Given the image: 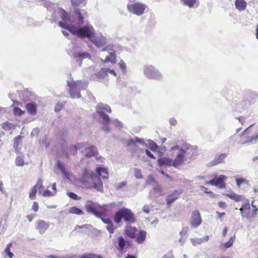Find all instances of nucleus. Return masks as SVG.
Segmentation results:
<instances>
[{"label": "nucleus", "instance_id": "nucleus-1", "mask_svg": "<svg viewBox=\"0 0 258 258\" xmlns=\"http://www.w3.org/2000/svg\"><path fill=\"white\" fill-rule=\"evenodd\" d=\"M55 13L59 14L63 20V22L60 21L59 22V26L62 28L69 30L73 35L82 38H88L90 39L93 34H94L95 30L91 25H87L80 28L70 25L73 21L71 17L69 16L68 14L63 9H59Z\"/></svg>", "mask_w": 258, "mask_h": 258}, {"label": "nucleus", "instance_id": "nucleus-2", "mask_svg": "<svg viewBox=\"0 0 258 258\" xmlns=\"http://www.w3.org/2000/svg\"><path fill=\"white\" fill-rule=\"evenodd\" d=\"M79 180L87 188L92 187L98 191L102 190L103 183L100 178L88 169H84Z\"/></svg>", "mask_w": 258, "mask_h": 258}, {"label": "nucleus", "instance_id": "nucleus-3", "mask_svg": "<svg viewBox=\"0 0 258 258\" xmlns=\"http://www.w3.org/2000/svg\"><path fill=\"white\" fill-rule=\"evenodd\" d=\"M68 90L72 98H80L81 97L80 93L82 90L85 89L88 86V83L84 81H76L73 80L67 81Z\"/></svg>", "mask_w": 258, "mask_h": 258}, {"label": "nucleus", "instance_id": "nucleus-4", "mask_svg": "<svg viewBox=\"0 0 258 258\" xmlns=\"http://www.w3.org/2000/svg\"><path fill=\"white\" fill-rule=\"evenodd\" d=\"M104 111L111 112L110 107L108 105L103 103H98L96 107V112L102 120L103 130L107 133H109L111 131V128L109 127L110 119L109 116L104 113Z\"/></svg>", "mask_w": 258, "mask_h": 258}, {"label": "nucleus", "instance_id": "nucleus-5", "mask_svg": "<svg viewBox=\"0 0 258 258\" xmlns=\"http://www.w3.org/2000/svg\"><path fill=\"white\" fill-rule=\"evenodd\" d=\"M123 219L128 224L134 223L136 218L134 214L132 211L126 208H123L118 211L115 214L113 220L114 222L118 224Z\"/></svg>", "mask_w": 258, "mask_h": 258}, {"label": "nucleus", "instance_id": "nucleus-6", "mask_svg": "<svg viewBox=\"0 0 258 258\" xmlns=\"http://www.w3.org/2000/svg\"><path fill=\"white\" fill-rule=\"evenodd\" d=\"M144 75L149 79L159 81L162 79L163 75L155 67L146 65L143 68Z\"/></svg>", "mask_w": 258, "mask_h": 258}, {"label": "nucleus", "instance_id": "nucleus-7", "mask_svg": "<svg viewBox=\"0 0 258 258\" xmlns=\"http://www.w3.org/2000/svg\"><path fill=\"white\" fill-rule=\"evenodd\" d=\"M176 150L177 151V155L180 156L184 160H186L189 158V155L192 152L191 147L189 145L183 144L182 146L176 145L171 148V151Z\"/></svg>", "mask_w": 258, "mask_h": 258}, {"label": "nucleus", "instance_id": "nucleus-8", "mask_svg": "<svg viewBox=\"0 0 258 258\" xmlns=\"http://www.w3.org/2000/svg\"><path fill=\"white\" fill-rule=\"evenodd\" d=\"M101 207L99 204L91 201H88L85 205L87 212L97 217H101L104 214L103 212L100 211Z\"/></svg>", "mask_w": 258, "mask_h": 258}, {"label": "nucleus", "instance_id": "nucleus-9", "mask_svg": "<svg viewBox=\"0 0 258 258\" xmlns=\"http://www.w3.org/2000/svg\"><path fill=\"white\" fill-rule=\"evenodd\" d=\"M147 8V6L142 3H135L128 4L127 8L128 11L137 16L142 15Z\"/></svg>", "mask_w": 258, "mask_h": 258}, {"label": "nucleus", "instance_id": "nucleus-10", "mask_svg": "<svg viewBox=\"0 0 258 258\" xmlns=\"http://www.w3.org/2000/svg\"><path fill=\"white\" fill-rule=\"evenodd\" d=\"M90 40L98 48L104 46L107 42L106 38L101 33L97 34L94 33Z\"/></svg>", "mask_w": 258, "mask_h": 258}, {"label": "nucleus", "instance_id": "nucleus-11", "mask_svg": "<svg viewBox=\"0 0 258 258\" xmlns=\"http://www.w3.org/2000/svg\"><path fill=\"white\" fill-rule=\"evenodd\" d=\"M70 55L72 56L75 60L78 62L79 67L82 65V60L86 58H91V55L87 52L74 51L69 52Z\"/></svg>", "mask_w": 258, "mask_h": 258}, {"label": "nucleus", "instance_id": "nucleus-12", "mask_svg": "<svg viewBox=\"0 0 258 258\" xmlns=\"http://www.w3.org/2000/svg\"><path fill=\"white\" fill-rule=\"evenodd\" d=\"M202 218L200 212L196 210L192 213L190 224L192 228H197L202 223Z\"/></svg>", "mask_w": 258, "mask_h": 258}, {"label": "nucleus", "instance_id": "nucleus-13", "mask_svg": "<svg viewBox=\"0 0 258 258\" xmlns=\"http://www.w3.org/2000/svg\"><path fill=\"white\" fill-rule=\"evenodd\" d=\"M49 223L43 220H38L36 222V229L41 234H44L49 228Z\"/></svg>", "mask_w": 258, "mask_h": 258}, {"label": "nucleus", "instance_id": "nucleus-14", "mask_svg": "<svg viewBox=\"0 0 258 258\" xmlns=\"http://www.w3.org/2000/svg\"><path fill=\"white\" fill-rule=\"evenodd\" d=\"M244 203L242 204L240 208V214L242 217H245L247 219H250V214L248 213H245L246 210H249L250 208V205L249 201L248 199H245L243 201Z\"/></svg>", "mask_w": 258, "mask_h": 258}, {"label": "nucleus", "instance_id": "nucleus-15", "mask_svg": "<svg viewBox=\"0 0 258 258\" xmlns=\"http://www.w3.org/2000/svg\"><path fill=\"white\" fill-rule=\"evenodd\" d=\"M56 165L61 171L64 178L70 181H72L74 179L73 174L71 172L68 171L59 161L57 162Z\"/></svg>", "mask_w": 258, "mask_h": 258}, {"label": "nucleus", "instance_id": "nucleus-16", "mask_svg": "<svg viewBox=\"0 0 258 258\" xmlns=\"http://www.w3.org/2000/svg\"><path fill=\"white\" fill-rule=\"evenodd\" d=\"M44 7L49 11L50 12H53L52 14V18L53 21L54 22H55V20L57 19V16L59 15L61 18L60 15L58 13H55L56 11H57L60 8L57 9V10H54V5L50 2H46L44 4Z\"/></svg>", "mask_w": 258, "mask_h": 258}, {"label": "nucleus", "instance_id": "nucleus-17", "mask_svg": "<svg viewBox=\"0 0 258 258\" xmlns=\"http://www.w3.org/2000/svg\"><path fill=\"white\" fill-rule=\"evenodd\" d=\"M42 183H43L42 180L41 179H39L37 181V184L35 185H34L31 189V190L29 192V197L30 199H31V200L35 199V196H36V194L37 191V188H40L43 187Z\"/></svg>", "mask_w": 258, "mask_h": 258}, {"label": "nucleus", "instance_id": "nucleus-18", "mask_svg": "<svg viewBox=\"0 0 258 258\" xmlns=\"http://www.w3.org/2000/svg\"><path fill=\"white\" fill-rule=\"evenodd\" d=\"M108 73L112 74L114 76H116V73L114 72L113 70L103 68L97 74V78L99 80L103 79L107 76Z\"/></svg>", "mask_w": 258, "mask_h": 258}, {"label": "nucleus", "instance_id": "nucleus-19", "mask_svg": "<svg viewBox=\"0 0 258 258\" xmlns=\"http://www.w3.org/2000/svg\"><path fill=\"white\" fill-rule=\"evenodd\" d=\"M162 189L157 184L154 186L153 190H151L149 193L150 198L151 199H155L162 195Z\"/></svg>", "mask_w": 258, "mask_h": 258}, {"label": "nucleus", "instance_id": "nucleus-20", "mask_svg": "<svg viewBox=\"0 0 258 258\" xmlns=\"http://www.w3.org/2000/svg\"><path fill=\"white\" fill-rule=\"evenodd\" d=\"M181 190H174L172 194L169 195L166 199L167 204L168 205H170L172 204L175 200L177 199L178 197L182 193Z\"/></svg>", "mask_w": 258, "mask_h": 258}, {"label": "nucleus", "instance_id": "nucleus-21", "mask_svg": "<svg viewBox=\"0 0 258 258\" xmlns=\"http://www.w3.org/2000/svg\"><path fill=\"white\" fill-rule=\"evenodd\" d=\"M227 156V154L226 153H222L220 155H216L214 160L209 163L210 164L209 166H214L223 163Z\"/></svg>", "mask_w": 258, "mask_h": 258}, {"label": "nucleus", "instance_id": "nucleus-22", "mask_svg": "<svg viewBox=\"0 0 258 258\" xmlns=\"http://www.w3.org/2000/svg\"><path fill=\"white\" fill-rule=\"evenodd\" d=\"M158 163L160 166H173V159L168 157H162L159 158L158 159Z\"/></svg>", "mask_w": 258, "mask_h": 258}, {"label": "nucleus", "instance_id": "nucleus-23", "mask_svg": "<svg viewBox=\"0 0 258 258\" xmlns=\"http://www.w3.org/2000/svg\"><path fill=\"white\" fill-rule=\"evenodd\" d=\"M137 231V229L135 227L131 226V224L126 225L125 227V233L130 238H135Z\"/></svg>", "mask_w": 258, "mask_h": 258}, {"label": "nucleus", "instance_id": "nucleus-24", "mask_svg": "<svg viewBox=\"0 0 258 258\" xmlns=\"http://www.w3.org/2000/svg\"><path fill=\"white\" fill-rule=\"evenodd\" d=\"M97 148L95 146H90L86 147L85 150V156L87 157H91L94 156L97 154Z\"/></svg>", "mask_w": 258, "mask_h": 258}, {"label": "nucleus", "instance_id": "nucleus-25", "mask_svg": "<svg viewBox=\"0 0 258 258\" xmlns=\"http://www.w3.org/2000/svg\"><path fill=\"white\" fill-rule=\"evenodd\" d=\"M75 13L79 20V25H82L84 23V17L87 15V13L84 10L81 11L80 9H77L75 10Z\"/></svg>", "mask_w": 258, "mask_h": 258}, {"label": "nucleus", "instance_id": "nucleus-26", "mask_svg": "<svg viewBox=\"0 0 258 258\" xmlns=\"http://www.w3.org/2000/svg\"><path fill=\"white\" fill-rule=\"evenodd\" d=\"M118 246L117 249L119 251H122L124 248L127 247L129 245L128 242L125 241L122 236H119L117 238Z\"/></svg>", "mask_w": 258, "mask_h": 258}, {"label": "nucleus", "instance_id": "nucleus-27", "mask_svg": "<svg viewBox=\"0 0 258 258\" xmlns=\"http://www.w3.org/2000/svg\"><path fill=\"white\" fill-rule=\"evenodd\" d=\"M226 178V176L223 175H221L218 177L215 176L216 186L221 189L225 188V184L224 181Z\"/></svg>", "mask_w": 258, "mask_h": 258}, {"label": "nucleus", "instance_id": "nucleus-28", "mask_svg": "<svg viewBox=\"0 0 258 258\" xmlns=\"http://www.w3.org/2000/svg\"><path fill=\"white\" fill-rule=\"evenodd\" d=\"M226 196L236 202L243 201L245 199L244 196L237 195L234 192L227 194Z\"/></svg>", "mask_w": 258, "mask_h": 258}, {"label": "nucleus", "instance_id": "nucleus-29", "mask_svg": "<svg viewBox=\"0 0 258 258\" xmlns=\"http://www.w3.org/2000/svg\"><path fill=\"white\" fill-rule=\"evenodd\" d=\"M209 239V237L208 235L204 236L203 238H191L190 241L194 246H197L201 244L202 243L208 241Z\"/></svg>", "mask_w": 258, "mask_h": 258}, {"label": "nucleus", "instance_id": "nucleus-30", "mask_svg": "<svg viewBox=\"0 0 258 258\" xmlns=\"http://www.w3.org/2000/svg\"><path fill=\"white\" fill-rule=\"evenodd\" d=\"M235 8L239 11H244L247 6V4L244 0H235Z\"/></svg>", "mask_w": 258, "mask_h": 258}, {"label": "nucleus", "instance_id": "nucleus-31", "mask_svg": "<svg viewBox=\"0 0 258 258\" xmlns=\"http://www.w3.org/2000/svg\"><path fill=\"white\" fill-rule=\"evenodd\" d=\"M185 161L186 160L182 157L176 154V157L173 160V167L176 168H179Z\"/></svg>", "mask_w": 258, "mask_h": 258}, {"label": "nucleus", "instance_id": "nucleus-32", "mask_svg": "<svg viewBox=\"0 0 258 258\" xmlns=\"http://www.w3.org/2000/svg\"><path fill=\"white\" fill-rule=\"evenodd\" d=\"M96 172L100 176H102L104 179H107L108 170L104 167H99L96 168Z\"/></svg>", "mask_w": 258, "mask_h": 258}, {"label": "nucleus", "instance_id": "nucleus-33", "mask_svg": "<svg viewBox=\"0 0 258 258\" xmlns=\"http://www.w3.org/2000/svg\"><path fill=\"white\" fill-rule=\"evenodd\" d=\"M84 147V145L83 144H78L76 145L71 146L69 148V151L70 154L73 155H75L78 150L82 149Z\"/></svg>", "mask_w": 258, "mask_h": 258}, {"label": "nucleus", "instance_id": "nucleus-34", "mask_svg": "<svg viewBox=\"0 0 258 258\" xmlns=\"http://www.w3.org/2000/svg\"><path fill=\"white\" fill-rule=\"evenodd\" d=\"M27 111L31 115H35L36 113V105L32 103H28L26 106Z\"/></svg>", "mask_w": 258, "mask_h": 258}, {"label": "nucleus", "instance_id": "nucleus-35", "mask_svg": "<svg viewBox=\"0 0 258 258\" xmlns=\"http://www.w3.org/2000/svg\"><path fill=\"white\" fill-rule=\"evenodd\" d=\"M146 238V232L144 231H140L136 237L137 242L139 243H142Z\"/></svg>", "mask_w": 258, "mask_h": 258}, {"label": "nucleus", "instance_id": "nucleus-36", "mask_svg": "<svg viewBox=\"0 0 258 258\" xmlns=\"http://www.w3.org/2000/svg\"><path fill=\"white\" fill-rule=\"evenodd\" d=\"M114 203L109 205H103L101 206L100 211L104 213L103 215H105L107 211H110L114 207Z\"/></svg>", "mask_w": 258, "mask_h": 258}, {"label": "nucleus", "instance_id": "nucleus-37", "mask_svg": "<svg viewBox=\"0 0 258 258\" xmlns=\"http://www.w3.org/2000/svg\"><path fill=\"white\" fill-rule=\"evenodd\" d=\"M184 4L188 7L191 8L195 5L198 6L199 5L198 0H183Z\"/></svg>", "mask_w": 258, "mask_h": 258}, {"label": "nucleus", "instance_id": "nucleus-38", "mask_svg": "<svg viewBox=\"0 0 258 258\" xmlns=\"http://www.w3.org/2000/svg\"><path fill=\"white\" fill-rule=\"evenodd\" d=\"M69 212L71 214H76L78 215H82L84 214L83 211L81 209H79L75 206L71 208Z\"/></svg>", "mask_w": 258, "mask_h": 258}, {"label": "nucleus", "instance_id": "nucleus-39", "mask_svg": "<svg viewBox=\"0 0 258 258\" xmlns=\"http://www.w3.org/2000/svg\"><path fill=\"white\" fill-rule=\"evenodd\" d=\"M115 54L113 52H110L109 55L106 57L104 61L110 62L112 63H113L115 62Z\"/></svg>", "mask_w": 258, "mask_h": 258}, {"label": "nucleus", "instance_id": "nucleus-40", "mask_svg": "<svg viewBox=\"0 0 258 258\" xmlns=\"http://www.w3.org/2000/svg\"><path fill=\"white\" fill-rule=\"evenodd\" d=\"M15 164L18 166H23L25 165L24 156L19 155L17 157L15 160Z\"/></svg>", "mask_w": 258, "mask_h": 258}, {"label": "nucleus", "instance_id": "nucleus-41", "mask_svg": "<svg viewBox=\"0 0 258 258\" xmlns=\"http://www.w3.org/2000/svg\"><path fill=\"white\" fill-rule=\"evenodd\" d=\"M12 246V243H10L7 245L5 249L4 252L7 254L9 258H12L14 256V254L10 251V249Z\"/></svg>", "mask_w": 258, "mask_h": 258}, {"label": "nucleus", "instance_id": "nucleus-42", "mask_svg": "<svg viewBox=\"0 0 258 258\" xmlns=\"http://www.w3.org/2000/svg\"><path fill=\"white\" fill-rule=\"evenodd\" d=\"M236 185H237V186L238 187H240L241 186V185L243 183L246 184L247 186L248 185V181L245 178H236Z\"/></svg>", "mask_w": 258, "mask_h": 258}, {"label": "nucleus", "instance_id": "nucleus-43", "mask_svg": "<svg viewBox=\"0 0 258 258\" xmlns=\"http://www.w3.org/2000/svg\"><path fill=\"white\" fill-rule=\"evenodd\" d=\"M235 238V236H232L228 242L223 243L221 245H224L226 248L230 247L233 245Z\"/></svg>", "mask_w": 258, "mask_h": 258}, {"label": "nucleus", "instance_id": "nucleus-44", "mask_svg": "<svg viewBox=\"0 0 258 258\" xmlns=\"http://www.w3.org/2000/svg\"><path fill=\"white\" fill-rule=\"evenodd\" d=\"M118 66L121 70L122 73L125 74L126 72V66L125 63L123 60H120L118 63Z\"/></svg>", "mask_w": 258, "mask_h": 258}, {"label": "nucleus", "instance_id": "nucleus-45", "mask_svg": "<svg viewBox=\"0 0 258 258\" xmlns=\"http://www.w3.org/2000/svg\"><path fill=\"white\" fill-rule=\"evenodd\" d=\"M106 228L108 231V232L110 233L109 238L111 237V235L114 233V228L113 226V224L112 222H110L109 224H108L107 226H106Z\"/></svg>", "mask_w": 258, "mask_h": 258}, {"label": "nucleus", "instance_id": "nucleus-46", "mask_svg": "<svg viewBox=\"0 0 258 258\" xmlns=\"http://www.w3.org/2000/svg\"><path fill=\"white\" fill-rule=\"evenodd\" d=\"M127 185V181H124L120 183H115L114 187L116 190H120Z\"/></svg>", "mask_w": 258, "mask_h": 258}, {"label": "nucleus", "instance_id": "nucleus-47", "mask_svg": "<svg viewBox=\"0 0 258 258\" xmlns=\"http://www.w3.org/2000/svg\"><path fill=\"white\" fill-rule=\"evenodd\" d=\"M85 0H71V5L73 7L80 6L82 4L84 5Z\"/></svg>", "mask_w": 258, "mask_h": 258}, {"label": "nucleus", "instance_id": "nucleus-48", "mask_svg": "<svg viewBox=\"0 0 258 258\" xmlns=\"http://www.w3.org/2000/svg\"><path fill=\"white\" fill-rule=\"evenodd\" d=\"M14 113L15 115L17 116H21L24 113V111L22 110L21 109H20L19 107H14L13 109Z\"/></svg>", "mask_w": 258, "mask_h": 258}, {"label": "nucleus", "instance_id": "nucleus-49", "mask_svg": "<svg viewBox=\"0 0 258 258\" xmlns=\"http://www.w3.org/2000/svg\"><path fill=\"white\" fill-rule=\"evenodd\" d=\"M134 174L136 178L141 179L143 178V175L141 173V171L138 168H135L134 169Z\"/></svg>", "mask_w": 258, "mask_h": 258}, {"label": "nucleus", "instance_id": "nucleus-50", "mask_svg": "<svg viewBox=\"0 0 258 258\" xmlns=\"http://www.w3.org/2000/svg\"><path fill=\"white\" fill-rule=\"evenodd\" d=\"M67 194L70 198L75 200H79L81 199L80 197H79L76 194L73 192H67Z\"/></svg>", "mask_w": 258, "mask_h": 258}, {"label": "nucleus", "instance_id": "nucleus-51", "mask_svg": "<svg viewBox=\"0 0 258 258\" xmlns=\"http://www.w3.org/2000/svg\"><path fill=\"white\" fill-rule=\"evenodd\" d=\"M146 182H147V183L148 184H151V185H153L154 183H156L155 179L153 177V176H152L151 175H149L148 176V178H147Z\"/></svg>", "mask_w": 258, "mask_h": 258}, {"label": "nucleus", "instance_id": "nucleus-52", "mask_svg": "<svg viewBox=\"0 0 258 258\" xmlns=\"http://www.w3.org/2000/svg\"><path fill=\"white\" fill-rule=\"evenodd\" d=\"M148 143L151 146L150 149L152 151H155L158 148L157 145L152 140H148Z\"/></svg>", "mask_w": 258, "mask_h": 258}, {"label": "nucleus", "instance_id": "nucleus-53", "mask_svg": "<svg viewBox=\"0 0 258 258\" xmlns=\"http://www.w3.org/2000/svg\"><path fill=\"white\" fill-rule=\"evenodd\" d=\"M188 230V228L187 227H183L179 232V235H180V237H184L187 233Z\"/></svg>", "mask_w": 258, "mask_h": 258}, {"label": "nucleus", "instance_id": "nucleus-54", "mask_svg": "<svg viewBox=\"0 0 258 258\" xmlns=\"http://www.w3.org/2000/svg\"><path fill=\"white\" fill-rule=\"evenodd\" d=\"M151 208L149 205H146L144 206V207L142 208L143 211L146 214H149L150 212V210L151 209Z\"/></svg>", "mask_w": 258, "mask_h": 258}, {"label": "nucleus", "instance_id": "nucleus-55", "mask_svg": "<svg viewBox=\"0 0 258 258\" xmlns=\"http://www.w3.org/2000/svg\"><path fill=\"white\" fill-rule=\"evenodd\" d=\"M22 139V137L20 136H18L14 139V147L15 148L18 146V145L19 144L21 140Z\"/></svg>", "mask_w": 258, "mask_h": 258}, {"label": "nucleus", "instance_id": "nucleus-56", "mask_svg": "<svg viewBox=\"0 0 258 258\" xmlns=\"http://www.w3.org/2000/svg\"><path fill=\"white\" fill-rule=\"evenodd\" d=\"M253 203H254V201H252L251 203V206H252V207L253 208V209L252 210V215L253 216H255L257 214V212L258 211V209L257 208V207H256V206H255L254 204H253Z\"/></svg>", "mask_w": 258, "mask_h": 258}, {"label": "nucleus", "instance_id": "nucleus-57", "mask_svg": "<svg viewBox=\"0 0 258 258\" xmlns=\"http://www.w3.org/2000/svg\"><path fill=\"white\" fill-rule=\"evenodd\" d=\"M103 216H104V215H102L101 217L99 218L101 219V220L104 223L107 225L108 224H109L110 222H111V221L109 218L103 217Z\"/></svg>", "mask_w": 258, "mask_h": 258}, {"label": "nucleus", "instance_id": "nucleus-58", "mask_svg": "<svg viewBox=\"0 0 258 258\" xmlns=\"http://www.w3.org/2000/svg\"><path fill=\"white\" fill-rule=\"evenodd\" d=\"M32 209L34 212H37L39 209L38 204L36 202H34L33 203Z\"/></svg>", "mask_w": 258, "mask_h": 258}, {"label": "nucleus", "instance_id": "nucleus-59", "mask_svg": "<svg viewBox=\"0 0 258 258\" xmlns=\"http://www.w3.org/2000/svg\"><path fill=\"white\" fill-rule=\"evenodd\" d=\"M54 195L49 190H46L42 193V196L44 197L52 196Z\"/></svg>", "mask_w": 258, "mask_h": 258}, {"label": "nucleus", "instance_id": "nucleus-60", "mask_svg": "<svg viewBox=\"0 0 258 258\" xmlns=\"http://www.w3.org/2000/svg\"><path fill=\"white\" fill-rule=\"evenodd\" d=\"M136 144L135 138L134 139H130L127 142V146L134 145Z\"/></svg>", "mask_w": 258, "mask_h": 258}, {"label": "nucleus", "instance_id": "nucleus-61", "mask_svg": "<svg viewBox=\"0 0 258 258\" xmlns=\"http://www.w3.org/2000/svg\"><path fill=\"white\" fill-rule=\"evenodd\" d=\"M111 122V120H110ZM111 122L116 127H119L121 125V122H120L119 121L117 120L116 119L112 120Z\"/></svg>", "mask_w": 258, "mask_h": 258}, {"label": "nucleus", "instance_id": "nucleus-62", "mask_svg": "<svg viewBox=\"0 0 258 258\" xmlns=\"http://www.w3.org/2000/svg\"><path fill=\"white\" fill-rule=\"evenodd\" d=\"M145 152L147 155L150 158L152 159H155V157L154 156V155L152 153H151V152L149 151L148 149H146L145 150Z\"/></svg>", "mask_w": 258, "mask_h": 258}, {"label": "nucleus", "instance_id": "nucleus-63", "mask_svg": "<svg viewBox=\"0 0 258 258\" xmlns=\"http://www.w3.org/2000/svg\"><path fill=\"white\" fill-rule=\"evenodd\" d=\"M169 123L171 125H176L177 124V121L175 118H171L169 119Z\"/></svg>", "mask_w": 258, "mask_h": 258}, {"label": "nucleus", "instance_id": "nucleus-64", "mask_svg": "<svg viewBox=\"0 0 258 258\" xmlns=\"http://www.w3.org/2000/svg\"><path fill=\"white\" fill-rule=\"evenodd\" d=\"M91 258H103L101 255L91 253Z\"/></svg>", "mask_w": 258, "mask_h": 258}]
</instances>
